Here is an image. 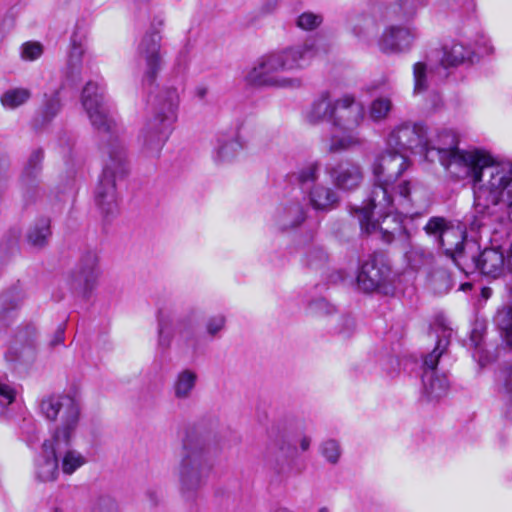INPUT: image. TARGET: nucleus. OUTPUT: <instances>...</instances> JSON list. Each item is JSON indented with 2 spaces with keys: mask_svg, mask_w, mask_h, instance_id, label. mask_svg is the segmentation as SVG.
<instances>
[{
  "mask_svg": "<svg viewBox=\"0 0 512 512\" xmlns=\"http://www.w3.org/2000/svg\"><path fill=\"white\" fill-rule=\"evenodd\" d=\"M160 40L161 37L158 33H148L142 38L138 46V53L146 63L143 78L144 85L152 86L160 70Z\"/></svg>",
  "mask_w": 512,
  "mask_h": 512,
  "instance_id": "a211bd4d",
  "label": "nucleus"
},
{
  "mask_svg": "<svg viewBox=\"0 0 512 512\" xmlns=\"http://www.w3.org/2000/svg\"><path fill=\"white\" fill-rule=\"evenodd\" d=\"M85 56V69L91 71L94 62V56L91 53L87 54L85 37L74 32L70 39V50L67 60V75L72 81L80 80L82 73V62Z\"/></svg>",
  "mask_w": 512,
  "mask_h": 512,
  "instance_id": "aec40b11",
  "label": "nucleus"
},
{
  "mask_svg": "<svg viewBox=\"0 0 512 512\" xmlns=\"http://www.w3.org/2000/svg\"><path fill=\"white\" fill-rule=\"evenodd\" d=\"M335 100L328 93L321 94L315 99L305 112V120L312 125L329 121L332 123L334 116Z\"/></svg>",
  "mask_w": 512,
  "mask_h": 512,
  "instance_id": "393cba45",
  "label": "nucleus"
},
{
  "mask_svg": "<svg viewBox=\"0 0 512 512\" xmlns=\"http://www.w3.org/2000/svg\"><path fill=\"white\" fill-rule=\"evenodd\" d=\"M333 311V307L323 298L311 301L308 305V312L314 316L329 314Z\"/></svg>",
  "mask_w": 512,
  "mask_h": 512,
  "instance_id": "09e8293b",
  "label": "nucleus"
},
{
  "mask_svg": "<svg viewBox=\"0 0 512 512\" xmlns=\"http://www.w3.org/2000/svg\"><path fill=\"white\" fill-rule=\"evenodd\" d=\"M81 104L95 130L116 136L104 147L107 158L94 195L102 216L110 219L120 212L117 182L127 173L126 149L117 138L120 130L118 119L106 98V88L102 81L90 80L85 84L81 93Z\"/></svg>",
  "mask_w": 512,
  "mask_h": 512,
  "instance_id": "f257e3e1",
  "label": "nucleus"
},
{
  "mask_svg": "<svg viewBox=\"0 0 512 512\" xmlns=\"http://www.w3.org/2000/svg\"><path fill=\"white\" fill-rule=\"evenodd\" d=\"M310 444H311V438L309 436H302L300 441H299V445H300V449L301 451H307L310 447Z\"/></svg>",
  "mask_w": 512,
  "mask_h": 512,
  "instance_id": "6e6d98bb",
  "label": "nucleus"
},
{
  "mask_svg": "<svg viewBox=\"0 0 512 512\" xmlns=\"http://www.w3.org/2000/svg\"><path fill=\"white\" fill-rule=\"evenodd\" d=\"M427 209L419 211L413 209L406 212L393 204L388 209L381 211L372 206L370 197H368L363 206L355 209V216L358 218L363 232L366 234L378 232L384 242L391 243L396 237H407V230L403 225L404 217L420 216Z\"/></svg>",
  "mask_w": 512,
  "mask_h": 512,
  "instance_id": "1a4fd4ad",
  "label": "nucleus"
},
{
  "mask_svg": "<svg viewBox=\"0 0 512 512\" xmlns=\"http://www.w3.org/2000/svg\"><path fill=\"white\" fill-rule=\"evenodd\" d=\"M392 107L393 104L390 98L378 97L370 104L369 116L375 122L382 121L388 117Z\"/></svg>",
  "mask_w": 512,
  "mask_h": 512,
  "instance_id": "f704fd0d",
  "label": "nucleus"
},
{
  "mask_svg": "<svg viewBox=\"0 0 512 512\" xmlns=\"http://www.w3.org/2000/svg\"><path fill=\"white\" fill-rule=\"evenodd\" d=\"M329 45L320 37H309L303 43L286 46L259 57L247 71L245 81L256 87L298 89L302 80L280 75L308 67L314 58L326 55Z\"/></svg>",
  "mask_w": 512,
  "mask_h": 512,
  "instance_id": "7ed1b4c3",
  "label": "nucleus"
},
{
  "mask_svg": "<svg viewBox=\"0 0 512 512\" xmlns=\"http://www.w3.org/2000/svg\"><path fill=\"white\" fill-rule=\"evenodd\" d=\"M195 343V329L185 324L183 321L179 322L178 326V344L182 347L190 346Z\"/></svg>",
  "mask_w": 512,
  "mask_h": 512,
  "instance_id": "49530a36",
  "label": "nucleus"
},
{
  "mask_svg": "<svg viewBox=\"0 0 512 512\" xmlns=\"http://www.w3.org/2000/svg\"><path fill=\"white\" fill-rule=\"evenodd\" d=\"M441 277L443 278L444 280V283H445V287L443 290H441V292H447L449 289H450V280H449V277L446 275V274H441Z\"/></svg>",
  "mask_w": 512,
  "mask_h": 512,
  "instance_id": "bf43d9fd",
  "label": "nucleus"
},
{
  "mask_svg": "<svg viewBox=\"0 0 512 512\" xmlns=\"http://www.w3.org/2000/svg\"><path fill=\"white\" fill-rule=\"evenodd\" d=\"M16 392L8 384L0 383V396L4 398L7 404H11L15 400Z\"/></svg>",
  "mask_w": 512,
  "mask_h": 512,
  "instance_id": "5fc2aeb1",
  "label": "nucleus"
},
{
  "mask_svg": "<svg viewBox=\"0 0 512 512\" xmlns=\"http://www.w3.org/2000/svg\"><path fill=\"white\" fill-rule=\"evenodd\" d=\"M475 218L471 222L472 230L486 226L478 216L490 217L498 206L506 208L512 223V162L498 161L484 171L478 183L473 185Z\"/></svg>",
  "mask_w": 512,
  "mask_h": 512,
  "instance_id": "423d86ee",
  "label": "nucleus"
},
{
  "mask_svg": "<svg viewBox=\"0 0 512 512\" xmlns=\"http://www.w3.org/2000/svg\"><path fill=\"white\" fill-rule=\"evenodd\" d=\"M365 119V109L353 95L345 94L335 99L332 125L343 135L335 134L327 146L329 153H341L362 144L358 128Z\"/></svg>",
  "mask_w": 512,
  "mask_h": 512,
  "instance_id": "6e6552de",
  "label": "nucleus"
},
{
  "mask_svg": "<svg viewBox=\"0 0 512 512\" xmlns=\"http://www.w3.org/2000/svg\"><path fill=\"white\" fill-rule=\"evenodd\" d=\"M431 330L436 336L437 342L433 351L424 357L423 372L436 371L439 359L449 346L452 335V329L445 323L444 319H436L431 326Z\"/></svg>",
  "mask_w": 512,
  "mask_h": 512,
  "instance_id": "412c9836",
  "label": "nucleus"
},
{
  "mask_svg": "<svg viewBox=\"0 0 512 512\" xmlns=\"http://www.w3.org/2000/svg\"><path fill=\"white\" fill-rule=\"evenodd\" d=\"M226 325V317L223 314L212 315L205 322L206 333L210 337L217 336Z\"/></svg>",
  "mask_w": 512,
  "mask_h": 512,
  "instance_id": "37998d69",
  "label": "nucleus"
},
{
  "mask_svg": "<svg viewBox=\"0 0 512 512\" xmlns=\"http://www.w3.org/2000/svg\"><path fill=\"white\" fill-rule=\"evenodd\" d=\"M245 148V143L239 137L217 139L213 158L216 162L224 163L233 160Z\"/></svg>",
  "mask_w": 512,
  "mask_h": 512,
  "instance_id": "cd10ccee",
  "label": "nucleus"
},
{
  "mask_svg": "<svg viewBox=\"0 0 512 512\" xmlns=\"http://www.w3.org/2000/svg\"><path fill=\"white\" fill-rule=\"evenodd\" d=\"M494 321L507 345L512 347V304L499 309Z\"/></svg>",
  "mask_w": 512,
  "mask_h": 512,
  "instance_id": "2f4dec72",
  "label": "nucleus"
},
{
  "mask_svg": "<svg viewBox=\"0 0 512 512\" xmlns=\"http://www.w3.org/2000/svg\"><path fill=\"white\" fill-rule=\"evenodd\" d=\"M42 414L51 421H58L52 438L45 440L42 452L35 462V476L41 482L57 479L59 474L58 454L71 444L80 421L78 401L66 394L51 395L41 401Z\"/></svg>",
  "mask_w": 512,
  "mask_h": 512,
  "instance_id": "20e7f679",
  "label": "nucleus"
},
{
  "mask_svg": "<svg viewBox=\"0 0 512 512\" xmlns=\"http://www.w3.org/2000/svg\"><path fill=\"white\" fill-rule=\"evenodd\" d=\"M354 327L355 321L353 318L349 316L341 317V328L339 329V333H341L343 336H349Z\"/></svg>",
  "mask_w": 512,
  "mask_h": 512,
  "instance_id": "864d4df0",
  "label": "nucleus"
},
{
  "mask_svg": "<svg viewBox=\"0 0 512 512\" xmlns=\"http://www.w3.org/2000/svg\"><path fill=\"white\" fill-rule=\"evenodd\" d=\"M475 251L471 252L468 258L465 259L460 269L464 273L479 271L486 277L496 279L502 276L505 269L508 268L507 255L505 256L501 247L486 248L478 255Z\"/></svg>",
  "mask_w": 512,
  "mask_h": 512,
  "instance_id": "ddd939ff",
  "label": "nucleus"
},
{
  "mask_svg": "<svg viewBox=\"0 0 512 512\" xmlns=\"http://www.w3.org/2000/svg\"><path fill=\"white\" fill-rule=\"evenodd\" d=\"M417 38L414 28L402 25L385 27L377 39L378 49L387 55H395L409 51Z\"/></svg>",
  "mask_w": 512,
  "mask_h": 512,
  "instance_id": "2eb2a0df",
  "label": "nucleus"
},
{
  "mask_svg": "<svg viewBox=\"0 0 512 512\" xmlns=\"http://www.w3.org/2000/svg\"><path fill=\"white\" fill-rule=\"evenodd\" d=\"M172 332L169 324L163 318L158 321V347L162 350H167L172 343Z\"/></svg>",
  "mask_w": 512,
  "mask_h": 512,
  "instance_id": "c03bdc74",
  "label": "nucleus"
},
{
  "mask_svg": "<svg viewBox=\"0 0 512 512\" xmlns=\"http://www.w3.org/2000/svg\"><path fill=\"white\" fill-rule=\"evenodd\" d=\"M273 512H293V511L286 507H278Z\"/></svg>",
  "mask_w": 512,
  "mask_h": 512,
  "instance_id": "052dcab7",
  "label": "nucleus"
},
{
  "mask_svg": "<svg viewBox=\"0 0 512 512\" xmlns=\"http://www.w3.org/2000/svg\"><path fill=\"white\" fill-rule=\"evenodd\" d=\"M50 236V220L48 218H40L27 229L26 241L31 247L41 249L47 245Z\"/></svg>",
  "mask_w": 512,
  "mask_h": 512,
  "instance_id": "c85d7f7f",
  "label": "nucleus"
},
{
  "mask_svg": "<svg viewBox=\"0 0 512 512\" xmlns=\"http://www.w3.org/2000/svg\"><path fill=\"white\" fill-rule=\"evenodd\" d=\"M320 173V164L318 162L309 163L300 168L296 174L298 182L305 186L318 180Z\"/></svg>",
  "mask_w": 512,
  "mask_h": 512,
  "instance_id": "58836bf2",
  "label": "nucleus"
},
{
  "mask_svg": "<svg viewBox=\"0 0 512 512\" xmlns=\"http://www.w3.org/2000/svg\"><path fill=\"white\" fill-rule=\"evenodd\" d=\"M31 97V91L27 88H13L5 91L0 102L7 109H15L25 104Z\"/></svg>",
  "mask_w": 512,
  "mask_h": 512,
  "instance_id": "72a5a7b5",
  "label": "nucleus"
},
{
  "mask_svg": "<svg viewBox=\"0 0 512 512\" xmlns=\"http://www.w3.org/2000/svg\"><path fill=\"white\" fill-rule=\"evenodd\" d=\"M308 200L314 210L328 212L338 206L340 196L331 187L314 184L308 192Z\"/></svg>",
  "mask_w": 512,
  "mask_h": 512,
  "instance_id": "5701e85b",
  "label": "nucleus"
},
{
  "mask_svg": "<svg viewBox=\"0 0 512 512\" xmlns=\"http://www.w3.org/2000/svg\"><path fill=\"white\" fill-rule=\"evenodd\" d=\"M332 184L341 191L350 192L358 189L364 180L362 166L352 160L339 161L326 168Z\"/></svg>",
  "mask_w": 512,
  "mask_h": 512,
  "instance_id": "dca6fc26",
  "label": "nucleus"
},
{
  "mask_svg": "<svg viewBox=\"0 0 512 512\" xmlns=\"http://www.w3.org/2000/svg\"><path fill=\"white\" fill-rule=\"evenodd\" d=\"M94 512H118L117 504L109 497L100 498Z\"/></svg>",
  "mask_w": 512,
  "mask_h": 512,
  "instance_id": "3c124183",
  "label": "nucleus"
},
{
  "mask_svg": "<svg viewBox=\"0 0 512 512\" xmlns=\"http://www.w3.org/2000/svg\"><path fill=\"white\" fill-rule=\"evenodd\" d=\"M150 116L140 129L137 142L146 157H158L177 120L179 94L174 87H162L149 96Z\"/></svg>",
  "mask_w": 512,
  "mask_h": 512,
  "instance_id": "0eeeda50",
  "label": "nucleus"
},
{
  "mask_svg": "<svg viewBox=\"0 0 512 512\" xmlns=\"http://www.w3.org/2000/svg\"><path fill=\"white\" fill-rule=\"evenodd\" d=\"M409 162L403 153L393 149L381 154L373 164L374 184L368 197L373 207L381 211L393 204L402 211L429 207L427 191L417 182L400 180Z\"/></svg>",
  "mask_w": 512,
  "mask_h": 512,
  "instance_id": "f03ea898",
  "label": "nucleus"
},
{
  "mask_svg": "<svg viewBox=\"0 0 512 512\" xmlns=\"http://www.w3.org/2000/svg\"><path fill=\"white\" fill-rule=\"evenodd\" d=\"M317 512H330V510L327 507H321L317 510Z\"/></svg>",
  "mask_w": 512,
  "mask_h": 512,
  "instance_id": "0e129e2a",
  "label": "nucleus"
},
{
  "mask_svg": "<svg viewBox=\"0 0 512 512\" xmlns=\"http://www.w3.org/2000/svg\"><path fill=\"white\" fill-rule=\"evenodd\" d=\"M207 92H208V89L206 87H204V86H198L195 89V94L200 99H204L205 96L207 95Z\"/></svg>",
  "mask_w": 512,
  "mask_h": 512,
  "instance_id": "4d7b16f0",
  "label": "nucleus"
},
{
  "mask_svg": "<svg viewBox=\"0 0 512 512\" xmlns=\"http://www.w3.org/2000/svg\"><path fill=\"white\" fill-rule=\"evenodd\" d=\"M198 374L195 370L185 368L180 370L173 381V395L178 400H188L196 388Z\"/></svg>",
  "mask_w": 512,
  "mask_h": 512,
  "instance_id": "bb28decb",
  "label": "nucleus"
},
{
  "mask_svg": "<svg viewBox=\"0 0 512 512\" xmlns=\"http://www.w3.org/2000/svg\"><path fill=\"white\" fill-rule=\"evenodd\" d=\"M474 56L475 51L469 45L460 41H452L443 46L441 64L444 67H456L471 63Z\"/></svg>",
  "mask_w": 512,
  "mask_h": 512,
  "instance_id": "b1692460",
  "label": "nucleus"
},
{
  "mask_svg": "<svg viewBox=\"0 0 512 512\" xmlns=\"http://www.w3.org/2000/svg\"><path fill=\"white\" fill-rule=\"evenodd\" d=\"M207 451L198 437L187 436L183 440L177 468L180 492L186 498L193 497L206 481Z\"/></svg>",
  "mask_w": 512,
  "mask_h": 512,
  "instance_id": "9d476101",
  "label": "nucleus"
},
{
  "mask_svg": "<svg viewBox=\"0 0 512 512\" xmlns=\"http://www.w3.org/2000/svg\"><path fill=\"white\" fill-rule=\"evenodd\" d=\"M99 275L98 254L95 251H87L81 256L72 272V285L75 289L87 294L95 287Z\"/></svg>",
  "mask_w": 512,
  "mask_h": 512,
  "instance_id": "f3484780",
  "label": "nucleus"
},
{
  "mask_svg": "<svg viewBox=\"0 0 512 512\" xmlns=\"http://www.w3.org/2000/svg\"><path fill=\"white\" fill-rule=\"evenodd\" d=\"M494 321L507 345L512 347V304L499 309Z\"/></svg>",
  "mask_w": 512,
  "mask_h": 512,
  "instance_id": "473e14b6",
  "label": "nucleus"
},
{
  "mask_svg": "<svg viewBox=\"0 0 512 512\" xmlns=\"http://www.w3.org/2000/svg\"><path fill=\"white\" fill-rule=\"evenodd\" d=\"M43 54V46L39 42H26L21 46V58L35 61Z\"/></svg>",
  "mask_w": 512,
  "mask_h": 512,
  "instance_id": "a18cd8bd",
  "label": "nucleus"
},
{
  "mask_svg": "<svg viewBox=\"0 0 512 512\" xmlns=\"http://www.w3.org/2000/svg\"><path fill=\"white\" fill-rule=\"evenodd\" d=\"M449 383L445 375H438L436 371L422 373V393L429 401L438 400L445 396Z\"/></svg>",
  "mask_w": 512,
  "mask_h": 512,
  "instance_id": "a878e982",
  "label": "nucleus"
},
{
  "mask_svg": "<svg viewBox=\"0 0 512 512\" xmlns=\"http://www.w3.org/2000/svg\"><path fill=\"white\" fill-rule=\"evenodd\" d=\"M500 392L508 398H512V363L502 371L500 378Z\"/></svg>",
  "mask_w": 512,
  "mask_h": 512,
  "instance_id": "de8ad7c7",
  "label": "nucleus"
},
{
  "mask_svg": "<svg viewBox=\"0 0 512 512\" xmlns=\"http://www.w3.org/2000/svg\"><path fill=\"white\" fill-rule=\"evenodd\" d=\"M387 145L400 153L411 150L415 153L425 154L429 146L427 129L418 123H402L390 132Z\"/></svg>",
  "mask_w": 512,
  "mask_h": 512,
  "instance_id": "9b49d317",
  "label": "nucleus"
},
{
  "mask_svg": "<svg viewBox=\"0 0 512 512\" xmlns=\"http://www.w3.org/2000/svg\"><path fill=\"white\" fill-rule=\"evenodd\" d=\"M5 358L7 361H15L18 359V357H16V356H10V352L5 354Z\"/></svg>",
  "mask_w": 512,
  "mask_h": 512,
  "instance_id": "680f3d73",
  "label": "nucleus"
},
{
  "mask_svg": "<svg viewBox=\"0 0 512 512\" xmlns=\"http://www.w3.org/2000/svg\"><path fill=\"white\" fill-rule=\"evenodd\" d=\"M321 455L331 464H336L340 458L341 450L336 440L324 441L320 447Z\"/></svg>",
  "mask_w": 512,
  "mask_h": 512,
  "instance_id": "79ce46f5",
  "label": "nucleus"
},
{
  "mask_svg": "<svg viewBox=\"0 0 512 512\" xmlns=\"http://www.w3.org/2000/svg\"><path fill=\"white\" fill-rule=\"evenodd\" d=\"M43 158L44 154L41 149L33 151L28 159L26 172L30 175L36 173L40 169Z\"/></svg>",
  "mask_w": 512,
  "mask_h": 512,
  "instance_id": "8fccbe9b",
  "label": "nucleus"
},
{
  "mask_svg": "<svg viewBox=\"0 0 512 512\" xmlns=\"http://www.w3.org/2000/svg\"><path fill=\"white\" fill-rule=\"evenodd\" d=\"M276 6H277V0H268L265 5V10L267 12H272L273 10H275Z\"/></svg>",
  "mask_w": 512,
  "mask_h": 512,
  "instance_id": "13d9d810",
  "label": "nucleus"
},
{
  "mask_svg": "<svg viewBox=\"0 0 512 512\" xmlns=\"http://www.w3.org/2000/svg\"><path fill=\"white\" fill-rule=\"evenodd\" d=\"M323 22V16L319 13L305 11L301 13L295 21V25L303 31H313Z\"/></svg>",
  "mask_w": 512,
  "mask_h": 512,
  "instance_id": "4c0bfd02",
  "label": "nucleus"
},
{
  "mask_svg": "<svg viewBox=\"0 0 512 512\" xmlns=\"http://www.w3.org/2000/svg\"><path fill=\"white\" fill-rule=\"evenodd\" d=\"M413 80L415 95L422 94L427 91L429 87L428 81V66L424 62H416L413 65Z\"/></svg>",
  "mask_w": 512,
  "mask_h": 512,
  "instance_id": "c9c22d12",
  "label": "nucleus"
},
{
  "mask_svg": "<svg viewBox=\"0 0 512 512\" xmlns=\"http://www.w3.org/2000/svg\"><path fill=\"white\" fill-rule=\"evenodd\" d=\"M438 245L459 269H461L470 253L477 249V243L467 239L465 227L452 225L451 223L442 234Z\"/></svg>",
  "mask_w": 512,
  "mask_h": 512,
  "instance_id": "4468645a",
  "label": "nucleus"
},
{
  "mask_svg": "<svg viewBox=\"0 0 512 512\" xmlns=\"http://www.w3.org/2000/svg\"><path fill=\"white\" fill-rule=\"evenodd\" d=\"M489 293H490V289L489 288H484L482 290V294H483L484 297H488Z\"/></svg>",
  "mask_w": 512,
  "mask_h": 512,
  "instance_id": "e2e57ef3",
  "label": "nucleus"
},
{
  "mask_svg": "<svg viewBox=\"0 0 512 512\" xmlns=\"http://www.w3.org/2000/svg\"><path fill=\"white\" fill-rule=\"evenodd\" d=\"M389 274L387 265L375 257H370L360 268L357 285L364 292H374L386 283Z\"/></svg>",
  "mask_w": 512,
  "mask_h": 512,
  "instance_id": "6ab92c4d",
  "label": "nucleus"
},
{
  "mask_svg": "<svg viewBox=\"0 0 512 512\" xmlns=\"http://www.w3.org/2000/svg\"><path fill=\"white\" fill-rule=\"evenodd\" d=\"M401 9V5L394 4L385 8L378 7L369 14L358 16L352 28L354 36L362 43L371 44L380 23L409 16L407 11L400 13Z\"/></svg>",
  "mask_w": 512,
  "mask_h": 512,
  "instance_id": "f8f14e48",
  "label": "nucleus"
},
{
  "mask_svg": "<svg viewBox=\"0 0 512 512\" xmlns=\"http://www.w3.org/2000/svg\"><path fill=\"white\" fill-rule=\"evenodd\" d=\"M306 218V210L299 201H288L281 205L275 215V224L282 230L299 226Z\"/></svg>",
  "mask_w": 512,
  "mask_h": 512,
  "instance_id": "4be33fe9",
  "label": "nucleus"
},
{
  "mask_svg": "<svg viewBox=\"0 0 512 512\" xmlns=\"http://www.w3.org/2000/svg\"><path fill=\"white\" fill-rule=\"evenodd\" d=\"M303 261L310 269L318 270L325 267L327 255L321 248H312L306 253Z\"/></svg>",
  "mask_w": 512,
  "mask_h": 512,
  "instance_id": "a19ab883",
  "label": "nucleus"
},
{
  "mask_svg": "<svg viewBox=\"0 0 512 512\" xmlns=\"http://www.w3.org/2000/svg\"><path fill=\"white\" fill-rule=\"evenodd\" d=\"M23 302L19 291H8L0 295V326L8 325Z\"/></svg>",
  "mask_w": 512,
  "mask_h": 512,
  "instance_id": "c756f323",
  "label": "nucleus"
},
{
  "mask_svg": "<svg viewBox=\"0 0 512 512\" xmlns=\"http://www.w3.org/2000/svg\"><path fill=\"white\" fill-rule=\"evenodd\" d=\"M65 323H61L55 330L52 339L49 342L50 347H56L64 342L65 338Z\"/></svg>",
  "mask_w": 512,
  "mask_h": 512,
  "instance_id": "603ef678",
  "label": "nucleus"
},
{
  "mask_svg": "<svg viewBox=\"0 0 512 512\" xmlns=\"http://www.w3.org/2000/svg\"><path fill=\"white\" fill-rule=\"evenodd\" d=\"M57 454L61 457V470L65 475H72L86 463L84 455L77 450L70 449V444Z\"/></svg>",
  "mask_w": 512,
  "mask_h": 512,
  "instance_id": "7c9ffc66",
  "label": "nucleus"
},
{
  "mask_svg": "<svg viewBox=\"0 0 512 512\" xmlns=\"http://www.w3.org/2000/svg\"><path fill=\"white\" fill-rule=\"evenodd\" d=\"M428 158L436 153L442 166L458 178H471L472 186L480 181L484 171L492 167L497 160L486 150L471 148L461 150L458 148V138L452 130L442 129L428 135Z\"/></svg>",
  "mask_w": 512,
  "mask_h": 512,
  "instance_id": "39448f33",
  "label": "nucleus"
},
{
  "mask_svg": "<svg viewBox=\"0 0 512 512\" xmlns=\"http://www.w3.org/2000/svg\"><path fill=\"white\" fill-rule=\"evenodd\" d=\"M45 99L41 111L42 115V122L48 123L50 122L60 111L61 109V102L59 98V92L56 91L52 93L51 95L45 94Z\"/></svg>",
  "mask_w": 512,
  "mask_h": 512,
  "instance_id": "e433bc0d",
  "label": "nucleus"
},
{
  "mask_svg": "<svg viewBox=\"0 0 512 512\" xmlns=\"http://www.w3.org/2000/svg\"><path fill=\"white\" fill-rule=\"evenodd\" d=\"M449 224L444 217H431L424 226V231L427 235L435 237L438 242Z\"/></svg>",
  "mask_w": 512,
  "mask_h": 512,
  "instance_id": "ea45409f",
  "label": "nucleus"
}]
</instances>
